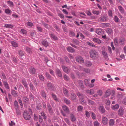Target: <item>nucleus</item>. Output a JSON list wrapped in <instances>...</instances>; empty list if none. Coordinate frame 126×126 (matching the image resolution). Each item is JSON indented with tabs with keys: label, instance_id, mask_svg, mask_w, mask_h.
Wrapping results in <instances>:
<instances>
[{
	"label": "nucleus",
	"instance_id": "nucleus-18",
	"mask_svg": "<svg viewBox=\"0 0 126 126\" xmlns=\"http://www.w3.org/2000/svg\"><path fill=\"white\" fill-rule=\"evenodd\" d=\"M67 51L72 53H73L75 52L74 49L71 47H69L67 48Z\"/></svg>",
	"mask_w": 126,
	"mask_h": 126
},
{
	"label": "nucleus",
	"instance_id": "nucleus-2",
	"mask_svg": "<svg viewBox=\"0 0 126 126\" xmlns=\"http://www.w3.org/2000/svg\"><path fill=\"white\" fill-rule=\"evenodd\" d=\"M47 109L50 115H53L54 112L51 105L50 103L48 102L47 103Z\"/></svg>",
	"mask_w": 126,
	"mask_h": 126
},
{
	"label": "nucleus",
	"instance_id": "nucleus-33",
	"mask_svg": "<svg viewBox=\"0 0 126 126\" xmlns=\"http://www.w3.org/2000/svg\"><path fill=\"white\" fill-rule=\"evenodd\" d=\"M114 43L116 47H118L119 46V43L118 39L115 38L114 40Z\"/></svg>",
	"mask_w": 126,
	"mask_h": 126
},
{
	"label": "nucleus",
	"instance_id": "nucleus-6",
	"mask_svg": "<svg viewBox=\"0 0 126 126\" xmlns=\"http://www.w3.org/2000/svg\"><path fill=\"white\" fill-rule=\"evenodd\" d=\"M62 108L64 111L67 114L69 113V110L68 107L66 105H63L62 107Z\"/></svg>",
	"mask_w": 126,
	"mask_h": 126
},
{
	"label": "nucleus",
	"instance_id": "nucleus-41",
	"mask_svg": "<svg viewBox=\"0 0 126 126\" xmlns=\"http://www.w3.org/2000/svg\"><path fill=\"white\" fill-rule=\"evenodd\" d=\"M88 104L90 105H94L95 104V102L89 99H88Z\"/></svg>",
	"mask_w": 126,
	"mask_h": 126
},
{
	"label": "nucleus",
	"instance_id": "nucleus-34",
	"mask_svg": "<svg viewBox=\"0 0 126 126\" xmlns=\"http://www.w3.org/2000/svg\"><path fill=\"white\" fill-rule=\"evenodd\" d=\"M54 27L56 29V30L59 32L60 31V29L59 26L56 24H54L53 25Z\"/></svg>",
	"mask_w": 126,
	"mask_h": 126
},
{
	"label": "nucleus",
	"instance_id": "nucleus-37",
	"mask_svg": "<svg viewBox=\"0 0 126 126\" xmlns=\"http://www.w3.org/2000/svg\"><path fill=\"white\" fill-rule=\"evenodd\" d=\"M70 117L71 120L72 121H75L76 120V118L73 114H70Z\"/></svg>",
	"mask_w": 126,
	"mask_h": 126
},
{
	"label": "nucleus",
	"instance_id": "nucleus-52",
	"mask_svg": "<svg viewBox=\"0 0 126 126\" xmlns=\"http://www.w3.org/2000/svg\"><path fill=\"white\" fill-rule=\"evenodd\" d=\"M64 101L65 103H66L67 104H70V101L69 100L66 98H64Z\"/></svg>",
	"mask_w": 126,
	"mask_h": 126
},
{
	"label": "nucleus",
	"instance_id": "nucleus-29",
	"mask_svg": "<svg viewBox=\"0 0 126 126\" xmlns=\"http://www.w3.org/2000/svg\"><path fill=\"white\" fill-rule=\"evenodd\" d=\"M47 86L48 88L50 90L52 89L53 87L52 84L50 82L48 83L47 85Z\"/></svg>",
	"mask_w": 126,
	"mask_h": 126
},
{
	"label": "nucleus",
	"instance_id": "nucleus-35",
	"mask_svg": "<svg viewBox=\"0 0 126 126\" xmlns=\"http://www.w3.org/2000/svg\"><path fill=\"white\" fill-rule=\"evenodd\" d=\"M29 98L30 100H34V96L30 92V93Z\"/></svg>",
	"mask_w": 126,
	"mask_h": 126
},
{
	"label": "nucleus",
	"instance_id": "nucleus-28",
	"mask_svg": "<svg viewBox=\"0 0 126 126\" xmlns=\"http://www.w3.org/2000/svg\"><path fill=\"white\" fill-rule=\"evenodd\" d=\"M110 25L109 23H102L101 24V26L102 27L104 28L109 27Z\"/></svg>",
	"mask_w": 126,
	"mask_h": 126
},
{
	"label": "nucleus",
	"instance_id": "nucleus-56",
	"mask_svg": "<svg viewBox=\"0 0 126 126\" xmlns=\"http://www.w3.org/2000/svg\"><path fill=\"white\" fill-rule=\"evenodd\" d=\"M112 11L111 10H109L108 12V15L110 17H112Z\"/></svg>",
	"mask_w": 126,
	"mask_h": 126
},
{
	"label": "nucleus",
	"instance_id": "nucleus-15",
	"mask_svg": "<svg viewBox=\"0 0 126 126\" xmlns=\"http://www.w3.org/2000/svg\"><path fill=\"white\" fill-rule=\"evenodd\" d=\"M120 40L119 42L120 45H122L125 43L126 40L125 38H122L120 39Z\"/></svg>",
	"mask_w": 126,
	"mask_h": 126
},
{
	"label": "nucleus",
	"instance_id": "nucleus-58",
	"mask_svg": "<svg viewBox=\"0 0 126 126\" xmlns=\"http://www.w3.org/2000/svg\"><path fill=\"white\" fill-rule=\"evenodd\" d=\"M91 112L92 113L91 117L93 119H95L96 118L95 114L94 112Z\"/></svg>",
	"mask_w": 126,
	"mask_h": 126
},
{
	"label": "nucleus",
	"instance_id": "nucleus-31",
	"mask_svg": "<svg viewBox=\"0 0 126 126\" xmlns=\"http://www.w3.org/2000/svg\"><path fill=\"white\" fill-rule=\"evenodd\" d=\"M11 93L12 95L15 96H17V92L14 90H12L11 91Z\"/></svg>",
	"mask_w": 126,
	"mask_h": 126
},
{
	"label": "nucleus",
	"instance_id": "nucleus-36",
	"mask_svg": "<svg viewBox=\"0 0 126 126\" xmlns=\"http://www.w3.org/2000/svg\"><path fill=\"white\" fill-rule=\"evenodd\" d=\"M41 114L44 120H46V119L47 116L46 114L44 112H41Z\"/></svg>",
	"mask_w": 126,
	"mask_h": 126
},
{
	"label": "nucleus",
	"instance_id": "nucleus-42",
	"mask_svg": "<svg viewBox=\"0 0 126 126\" xmlns=\"http://www.w3.org/2000/svg\"><path fill=\"white\" fill-rule=\"evenodd\" d=\"M22 83L24 85L25 87L26 88L27 87L28 85L27 82L25 80H22Z\"/></svg>",
	"mask_w": 126,
	"mask_h": 126
},
{
	"label": "nucleus",
	"instance_id": "nucleus-27",
	"mask_svg": "<svg viewBox=\"0 0 126 126\" xmlns=\"http://www.w3.org/2000/svg\"><path fill=\"white\" fill-rule=\"evenodd\" d=\"M83 108V107L81 105H79L77 107V110L78 111L82 112Z\"/></svg>",
	"mask_w": 126,
	"mask_h": 126
},
{
	"label": "nucleus",
	"instance_id": "nucleus-50",
	"mask_svg": "<svg viewBox=\"0 0 126 126\" xmlns=\"http://www.w3.org/2000/svg\"><path fill=\"white\" fill-rule=\"evenodd\" d=\"M85 64L87 66H90L92 64L91 62L87 61L85 62Z\"/></svg>",
	"mask_w": 126,
	"mask_h": 126
},
{
	"label": "nucleus",
	"instance_id": "nucleus-14",
	"mask_svg": "<svg viewBox=\"0 0 126 126\" xmlns=\"http://www.w3.org/2000/svg\"><path fill=\"white\" fill-rule=\"evenodd\" d=\"M62 67L64 72L67 73H69V70L68 68L64 65L62 66Z\"/></svg>",
	"mask_w": 126,
	"mask_h": 126
},
{
	"label": "nucleus",
	"instance_id": "nucleus-40",
	"mask_svg": "<svg viewBox=\"0 0 126 126\" xmlns=\"http://www.w3.org/2000/svg\"><path fill=\"white\" fill-rule=\"evenodd\" d=\"M14 105L16 109H17L18 108V102L16 101H15L14 102Z\"/></svg>",
	"mask_w": 126,
	"mask_h": 126
},
{
	"label": "nucleus",
	"instance_id": "nucleus-64",
	"mask_svg": "<svg viewBox=\"0 0 126 126\" xmlns=\"http://www.w3.org/2000/svg\"><path fill=\"white\" fill-rule=\"evenodd\" d=\"M106 104L107 105H110V102L109 99H106L105 101Z\"/></svg>",
	"mask_w": 126,
	"mask_h": 126
},
{
	"label": "nucleus",
	"instance_id": "nucleus-45",
	"mask_svg": "<svg viewBox=\"0 0 126 126\" xmlns=\"http://www.w3.org/2000/svg\"><path fill=\"white\" fill-rule=\"evenodd\" d=\"M18 53L20 56H22L24 55V52L22 50H19L18 51Z\"/></svg>",
	"mask_w": 126,
	"mask_h": 126
},
{
	"label": "nucleus",
	"instance_id": "nucleus-61",
	"mask_svg": "<svg viewBox=\"0 0 126 126\" xmlns=\"http://www.w3.org/2000/svg\"><path fill=\"white\" fill-rule=\"evenodd\" d=\"M64 80L67 81L69 80V77L66 75H64Z\"/></svg>",
	"mask_w": 126,
	"mask_h": 126
},
{
	"label": "nucleus",
	"instance_id": "nucleus-7",
	"mask_svg": "<svg viewBox=\"0 0 126 126\" xmlns=\"http://www.w3.org/2000/svg\"><path fill=\"white\" fill-rule=\"evenodd\" d=\"M41 96L43 98L46 99V93L43 90H41L40 91Z\"/></svg>",
	"mask_w": 126,
	"mask_h": 126
},
{
	"label": "nucleus",
	"instance_id": "nucleus-11",
	"mask_svg": "<svg viewBox=\"0 0 126 126\" xmlns=\"http://www.w3.org/2000/svg\"><path fill=\"white\" fill-rule=\"evenodd\" d=\"M104 32L102 29H97L96 31V33L98 34L101 35L104 34Z\"/></svg>",
	"mask_w": 126,
	"mask_h": 126
},
{
	"label": "nucleus",
	"instance_id": "nucleus-59",
	"mask_svg": "<svg viewBox=\"0 0 126 126\" xmlns=\"http://www.w3.org/2000/svg\"><path fill=\"white\" fill-rule=\"evenodd\" d=\"M92 13L93 14H96L97 15H98L99 14V11L95 10H93Z\"/></svg>",
	"mask_w": 126,
	"mask_h": 126
},
{
	"label": "nucleus",
	"instance_id": "nucleus-48",
	"mask_svg": "<svg viewBox=\"0 0 126 126\" xmlns=\"http://www.w3.org/2000/svg\"><path fill=\"white\" fill-rule=\"evenodd\" d=\"M52 98L56 101H57L58 100V99L56 95L52 93Z\"/></svg>",
	"mask_w": 126,
	"mask_h": 126
},
{
	"label": "nucleus",
	"instance_id": "nucleus-32",
	"mask_svg": "<svg viewBox=\"0 0 126 126\" xmlns=\"http://www.w3.org/2000/svg\"><path fill=\"white\" fill-rule=\"evenodd\" d=\"M118 8L121 13L122 14H123L124 13V10L122 7L120 5L118 6Z\"/></svg>",
	"mask_w": 126,
	"mask_h": 126
},
{
	"label": "nucleus",
	"instance_id": "nucleus-16",
	"mask_svg": "<svg viewBox=\"0 0 126 126\" xmlns=\"http://www.w3.org/2000/svg\"><path fill=\"white\" fill-rule=\"evenodd\" d=\"M93 41L95 43L98 44H100L101 43V41L99 38H93Z\"/></svg>",
	"mask_w": 126,
	"mask_h": 126
},
{
	"label": "nucleus",
	"instance_id": "nucleus-47",
	"mask_svg": "<svg viewBox=\"0 0 126 126\" xmlns=\"http://www.w3.org/2000/svg\"><path fill=\"white\" fill-rule=\"evenodd\" d=\"M84 81L85 85L86 86H88L89 84V80L87 79H85L84 80Z\"/></svg>",
	"mask_w": 126,
	"mask_h": 126
},
{
	"label": "nucleus",
	"instance_id": "nucleus-23",
	"mask_svg": "<svg viewBox=\"0 0 126 126\" xmlns=\"http://www.w3.org/2000/svg\"><path fill=\"white\" fill-rule=\"evenodd\" d=\"M42 43L43 45L46 47H47L49 45L47 41H42Z\"/></svg>",
	"mask_w": 126,
	"mask_h": 126
},
{
	"label": "nucleus",
	"instance_id": "nucleus-12",
	"mask_svg": "<svg viewBox=\"0 0 126 126\" xmlns=\"http://www.w3.org/2000/svg\"><path fill=\"white\" fill-rule=\"evenodd\" d=\"M105 31L109 35H110L113 33V31L111 28H107L105 30Z\"/></svg>",
	"mask_w": 126,
	"mask_h": 126
},
{
	"label": "nucleus",
	"instance_id": "nucleus-9",
	"mask_svg": "<svg viewBox=\"0 0 126 126\" xmlns=\"http://www.w3.org/2000/svg\"><path fill=\"white\" fill-rule=\"evenodd\" d=\"M102 120L104 125H106L108 123V119L106 117L104 116L102 117Z\"/></svg>",
	"mask_w": 126,
	"mask_h": 126
},
{
	"label": "nucleus",
	"instance_id": "nucleus-24",
	"mask_svg": "<svg viewBox=\"0 0 126 126\" xmlns=\"http://www.w3.org/2000/svg\"><path fill=\"white\" fill-rule=\"evenodd\" d=\"M38 75L39 79L41 81H44V77L43 75L41 74H39Z\"/></svg>",
	"mask_w": 126,
	"mask_h": 126
},
{
	"label": "nucleus",
	"instance_id": "nucleus-57",
	"mask_svg": "<svg viewBox=\"0 0 126 126\" xmlns=\"http://www.w3.org/2000/svg\"><path fill=\"white\" fill-rule=\"evenodd\" d=\"M7 3L8 4L9 6L11 7H13L14 6V4L13 2L11 1H8L7 2Z\"/></svg>",
	"mask_w": 126,
	"mask_h": 126
},
{
	"label": "nucleus",
	"instance_id": "nucleus-26",
	"mask_svg": "<svg viewBox=\"0 0 126 126\" xmlns=\"http://www.w3.org/2000/svg\"><path fill=\"white\" fill-rule=\"evenodd\" d=\"M50 36L51 38H52L55 40H57L58 39L57 37L54 34H50Z\"/></svg>",
	"mask_w": 126,
	"mask_h": 126
},
{
	"label": "nucleus",
	"instance_id": "nucleus-4",
	"mask_svg": "<svg viewBox=\"0 0 126 126\" xmlns=\"http://www.w3.org/2000/svg\"><path fill=\"white\" fill-rule=\"evenodd\" d=\"M23 116L24 119L26 120H29L30 119V116L29 114V113L26 111H24L23 113Z\"/></svg>",
	"mask_w": 126,
	"mask_h": 126
},
{
	"label": "nucleus",
	"instance_id": "nucleus-1",
	"mask_svg": "<svg viewBox=\"0 0 126 126\" xmlns=\"http://www.w3.org/2000/svg\"><path fill=\"white\" fill-rule=\"evenodd\" d=\"M90 57L92 59L95 60L98 58L99 55L98 52L94 49L90 50L89 52Z\"/></svg>",
	"mask_w": 126,
	"mask_h": 126
},
{
	"label": "nucleus",
	"instance_id": "nucleus-43",
	"mask_svg": "<svg viewBox=\"0 0 126 126\" xmlns=\"http://www.w3.org/2000/svg\"><path fill=\"white\" fill-rule=\"evenodd\" d=\"M11 43L12 46L15 47H17L18 46V44L17 43L15 42L14 41L12 42Z\"/></svg>",
	"mask_w": 126,
	"mask_h": 126
},
{
	"label": "nucleus",
	"instance_id": "nucleus-60",
	"mask_svg": "<svg viewBox=\"0 0 126 126\" xmlns=\"http://www.w3.org/2000/svg\"><path fill=\"white\" fill-rule=\"evenodd\" d=\"M5 12L7 14H9L11 12V11L9 9H6L5 10Z\"/></svg>",
	"mask_w": 126,
	"mask_h": 126
},
{
	"label": "nucleus",
	"instance_id": "nucleus-51",
	"mask_svg": "<svg viewBox=\"0 0 126 126\" xmlns=\"http://www.w3.org/2000/svg\"><path fill=\"white\" fill-rule=\"evenodd\" d=\"M44 27L48 29L49 28V25L48 24L45 23L44 22L42 23Z\"/></svg>",
	"mask_w": 126,
	"mask_h": 126
},
{
	"label": "nucleus",
	"instance_id": "nucleus-30",
	"mask_svg": "<svg viewBox=\"0 0 126 126\" xmlns=\"http://www.w3.org/2000/svg\"><path fill=\"white\" fill-rule=\"evenodd\" d=\"M114 123V120L113 119H111L110 120L109 122V125L110 126H113Z\"/></svg>",
	"mask_w": 126,
	"mask_h": 126
},
{
	"label": "nucleus",
	"instance_id": "nucleus-53",
	"mask_svg": "<svg viewBox=\"0 0 126 126\" xmlns=\"http://www.w3.org/2000/svg\"><path fill=\"white\" fill-rule=\"evenodd\" d=\"M3 83L5 85V87L7 89H8L9 88V87L8 86V85L7 82L4 81Z\"/></svg>",
	"mask_w": 126,
	"mask_h": 126
},
{
	"label": "nucleus",
	"instance_id": "nucleus-13",
	"mask_svg": "<svg viewBox=\"0 0 126 126\" xmlns=\"http://www.w3.org/2000/svg\"><path fill=\"white\" fill-rule=\"evenodd\" d=\"M108 19V17L107 16H104L101 17L100 21L103 22H105Z\"/></svg>",
	"mask_w": 126,
	"mask_h": 126
},
{
	"label": "nucleus",
	"instance_id": "nucleus-5",
	"mask_svg": "<svg viewBox=\"0 0 126 126\" xmlns=\"http://www.w3.org/2000/svg\"><path fill=\"white\" fill-rule=\"evenodd\" d=\"M77 86L79 87H80L82 89H83L84 87L82 81L81 80H79L77 81Z\"/></svg>",
	"mask_w": 126,
	"mask_h": 126
},
{
	"label": "nucleus",
	"instance_id": "nucleus-38",
	"mask_svg": "<svg viewBox=\"0 0 126 126\" xmlns=\"http://www.w3.org/2000/svg\"><path fill=\"white\" fill-rule=\"evenodd\" d=\"M4 27L7 28H11L13 27L14 26L10 24H5V25Z\"/></svg>",
	"mask_w": 126,
	"mask_h": 126
},
{
	"label": "nucleus",
	"instance_id": "nucleus-10",
	"mask_svg": "<svg viewBox=\"0 0 126 126\" xmlns=\"http://www.w3.org/2000/svg\"><path fill=\"white\" fill-rule=\"evenodd\" d=\"M111 94V92L110 89L107 90L105 92V94L104 95L105 98H107L110 96Z\"/></svg>",
	"mask_w": 126,
	"mask_h": 126
},
{
	"label": "nucleus",
	"instance_id": "nucleus-54",
	"mask_svg": "<svg viewBox=\"0 0 126 126\" xmlns=\"http://www.w3.org/2000/svg\"><path fill=\"white\" fill-rule=\"evenodd\" d=\"M63 92L64 94L66 95L67 96L68 95V91L67 89H63Z\"/></svg>",
	"mask_w": 126,
	"mask_h": 126
},
{
	"label": "nucleus",
	"instance_id": "nucleus-19",
	"mask_svg": "<svg viewBox=\"0 0 126 126\" xmlns=\"http://www.w3.org/2000/svg\"><path fill=\"white\" fill-rule=\"evenodd\" d=\"M45 75L47 78L48 79L50 80L51 81L52 80L51 76L47 72H46Z\"/></svg>",
	"mask_w": 126,
	"mask_h": 126
},
{
	"label": "nucleus",
	"instance_id": "nucleus-25",
	"mask_svg": "<svg viewBox=\"0 0 126 126\" xmlns=\"http://www.w3.org/2000/svg\"><path fill=\"white\" fill-rule=\"evenodd\" d=\"M56 72L59 77H62V74L61 72L59 69L58 68L56 69Z\"/></svg>",
	"mask_w": 126,
	"mask_h": 126
},
{
	"label": "nucleus",
	"instance_id": "nucleus-62",
	"mask_svg": "<svg viewBox=\"0 0 126 126\" xmlns=\"http://www.w3.org/2000/svg\"><path fill=\"white\" fill-rule=\"evenodd\" d=\"M80 102L81 103V104L82 105H84L86 103L85 101L84 100V99L83 98H81L80 99Z\"/></svg>",
	"mask_w": 126,
	"mask_h": 126
},
{
	"label": "nucleus",
	"instance_id": "nucleus-44",
	"mask_svg": "<svg viewBox=\"0 0 126 126\" xmlns=\"http://www.w3.org/2000/svg\"><path fill=\"white\" fill-rule=\"evenodd\" d=\"M87 44L91 47H96V46L94 44H93L92 43L90 42H87Z\"/></svg>",
	"mask_w": 126,
	"mask_h": 126
},
{
	"label": "nucleus",
	"instance_id": "nucleus-8",
	"mask_svg": "<svg viewBox=\"0 0 126 126\" xmlns=\"http://www.w3.org/2000/svg\"><path fill=\"white\" fill-rule=\"evenodd\" d=\"M124 110L122 107H120L118 111V114L119 116H121L123 115Z\"/></svg>",
	"mask_w": 126,
	"mask_h": 126
},
{
	"label": "nucleus",
	"instance_id": "nucleus-46",
	"mask_svg": "<svg viewBox=\"0 0 126 126\" xmlns=\"http://www.w3.org/2000/svg\"><path fill=\"white\" fill-rule=\"evenodd\" d=\"M72 42L76 45H79V41L77 39H74L72 41Z\"/></svg>",
	"mask_w": 126,
	"mask_h": 126
},
{
	"label": "nucleus",
	"instance_id": "nucleus-20",
	"mask_svg": "<svg viewBox=\"0 0 126 126\" xmlns=\"http://www.w3.org/2000/svg\"><path fill=\"white\" fill-rule=\"evenodd\" d=\"M71 99L72 100H75L76 98V96L75 94L73 92L71 93Z\"/></svg>",
	"mask_w": 126,
	"mask_h": 126
},
{
	"label": "nucleus",
	"instance_id": "nucleus-55",
	"mask_svg": "<svg viewBox=\"0 0 126 126\" xmlns=\"http://www.w3.org/2000/svg\"><path fill=\"white\" fill-rule=\"evenodd\" d=\"M77 95L79 97V98H80L81 97L83 96V94L81 93L80 92H78L77 93Z\"/></svg>",
	"mask_w": 126,
	"mask_h": 126
},
{
	"label": "nucleus",
	"instance_id": "nucleus-39",
	"mask_svg": "<svg viewBox=\"0 0 126 126\" xmlns=\"http://www.w3.org/2000/svg\"><path fill=\"white\" fill-rule=\"evenodd\" d=\"M102 53L104 56L105 58L106 59L108 58V55L105 51H103L102 52Z\"/></svg>",
	"mask_w": 126,
	"mask_h": 126
},
{
	"label": "nucleus",
	"instance_id": "nucleus-22",
	"mask_svg": "<svg viewBox=\"0 0 126 126\" xmlns=\"http://www.w3.org/2000/svg\"><path fill=\"white\" fill-rule=\"evenodd\" d=\"M22 100L25 103H28L29 101L28 98L26 96H25L23 97Z\"/></svg>",
	"mask_w": 126,
	"mask_h": 126
},
{
	"label": "nucleus",
	"instance_id": "nucleus-49",
	"mask_svg": "<svg viewBox=\"0 0 126 126\" xmlns=\"http://www.w3.org/2000/svg\"><path fill=\"white\" fill-rule=\"evenodd\" d=\"M119 107V105L117 104L113 107H112V109L113 110H116L118 109Z\"/></svg>",
	"mask_w": 126,
	"mask_h": 126
},
{
	"label": "nucleus",
	"instance_id": "nucleus-21",
	"mask_svg": "<svg viewBox=\"0 0 126 126\" xmlns=\"http://www.w3.org/2000/svg\"><path fill=\"white\" fill-rule=\"evenodd\" d=\"M30 73L32 74H35L36 72L35 69L32 67L30 68Z\"/></svg>",
	"mask_w": 126,
	"mask_h": 126
},
{
	"label": "nucleus",
	"instance_id": "nucleus-17",
	"mask_svg": "<svg viewBox=\"0 0 126 126\" xmlns=\"http://www.w3.org/2000/svg\"><path fill=\"white\" fill-rule=\"evenodd\" d=\"M99 108V111L102 113H103L105 112V110L103 106H100Z\"/></svg>",
	"mask_w": 126,
	"mask_h": 126
},
{
	"label": "nucleus",
	"instance_id": "nucleus-63",
	"mask_svg": "<svg viewBox=\"0 0 126 126\" xmlns=\"http://www.w3.org/2000/svg\"><path fill=\"white\" fill-rule=\"evenodd\" d=\"M114 20L115 22H118L119 21V19L117 16H115L114 17Z\"/></svg>",
	"mask_w": 126,
	"mask_h": 126
},
{
	"label": "nucleus",
	"instance_id": "nucleus-3",
	"mask_svg": "<svg viewBox=\"0 0 126 126\" xmlns=\"http://www.w3.org/2000/svg\"><path fill=\"white\" fill-rule=\"evenodd\" d=\"M75 58L77 62L81 64L84 62V60L82 57L81 56H78L76 57Z\"/></svg>",
	"mask_w": 126,
	"mask_h": 126
}]
</instances>
